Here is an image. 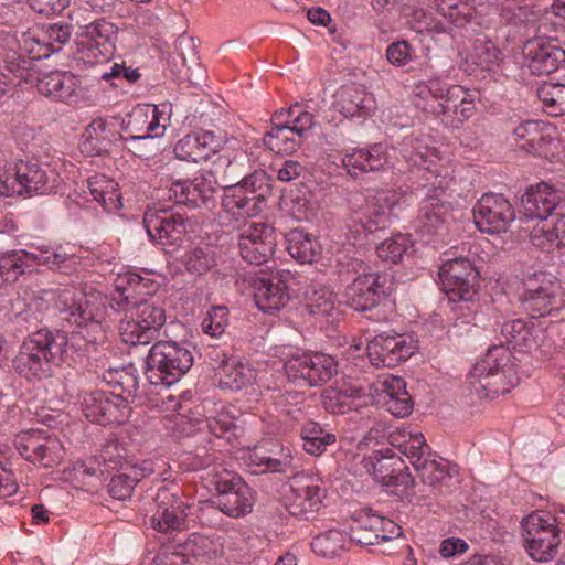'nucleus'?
I'll return each instance as SVG.
<instances>
[{"label": "nucleus", "mask_w": 565, "mask_h": 565, "mask_svg": "<svg viewBox=\"0 0 565 565\" xmlns=\"http://www.w3.org/2000/svg\"><path fill=\"white\" fill-rule=\"evenodd\" d=\"M303 142L289 126L282 124V120H274L271 117V129L265 134V146L276 153L289 154L295 152Z\"/></svg>", "instance_id": "79ce46f5"}, {"label": "nucleus", "mask_w": 565, "mask_h": 565, "mask_svg": "<svg viewBox=\"0 0 565 565\" xmlns=\"http://www.w3.org/2000/svg\"><path fill=\"white\" fill-rule=\"evenodd\" d=\"M502 60L501 51L491 41H481L475 45V62L482 68L492 70Z\"/></svg>", "instance_id": "69168bd1"}, {"label": "nucleus", "mask_w": 565, "mask_h": 565, "mask_svg": "<svg viewBox=\"0 0 565 565\" xmlns=\"http://www.w3.org/2000/svg\"><path fill=\"white\" fill-rule=\"evenodd\" d=\"M290 277L289 271H277L256 280L254 298L262 311L274 313L285 307L289 300L287 280Z\"/></svg>", "instance_id": "72a5a7b5"}, {"label": "nucleus", "mask_w": 565, "mask_h": 565, "mask_svg": "<svg viewBox=\"0 0 565 565\" xmlns=\"http://www.w3.org/2000/svg\"><path fill=\"white\" fill-rule=\"evenodd\" d=\"M55 306L62 315V320L79 328L78 331H72L70 335L60 330L54 331L66 342L62 348V362H65L73 359V354L79 355L86 352L88 345L95 343L97 339L96 337L89 338L90 330L96 332L102 329L99 319L103 316V308L86 295L79 294V297L76 298L70 289L57 294Z\"/></svg>", "instance_id": "20e7f679"}, {"label": "nucleus", "mask_w": 565, "mask_h": 565, "mask_svg": "<svg viewBox=\"0 0 565 565\" xmlns=\"http://www.w3.org/2000/svg\"><path fill=\"white\" fill-rule=\"evenodd\" d=\"M306 307L311 315L330 316L334 310L332 292L322 287H312L306 292Z\"/></svg>", "instance_id": "13d9d810"}, {"label": "nucleus", "mask_w": 565, "mask_h": 565, "mask_svg": "<svg viewBox=\"0 0 565 565\" xmlns=\"http://www.w3.org/2000/svg\"><path fill=\"white\" fill-rule=\"evenodd\" d=\"M403 199L404 193L396 190H380L367 195L351 192L348 195L350 214L345 222L347 238L353 245L365 244L369 234L391 223L393 211Z\"/></svg>", "instance_id": "7ed1b4c3"}, {"label": "nucleus", "mask_w": 565, "mask_h": 565, "mask_svg": "<svg viewBox=\"0 0 565 565\" xmlns=\"http://www.w3.org/2000/svg\"><path fill=\"white\" fill-rule=\"evenodd\" d=\"M241 257L250 265L267 263L275 253V228L264 222H245L236 230Z\"/></svg>", "instance_id": "dca6fc26"}, {"label": "nucleus", "mask_w": 565, "mask_h": 565, "mask_svg": "<svg viewBox=\"0 0 565 565\" xmlns=\"http://www.w3.org/2000/svg\"><path fill=\"white\" fill-rule=\"evenodd\" d=\"M158 509L151 518V526L158 532L161 550L157 555L158 565H175L177 555L174 531L177 530V505L174 494L168 488H161L157 494Z\"/></svg>", "instance_id": "aec40b11"}, {"label": "nucleus", "mask_w": 565, "mask_h": 565, "mask_svg": "<svg viewBox=\"0 0 565 565\" xmlns=\"http://www.w3.org/2000/svg\"><path fill=\"white\" fill-rule=\"evenodd\" d=\"M530 239L533 246L545 252L562 247L546 221L533 228Z\"/></svg>", "instance_id": "338daca9"}, {"label": "nucleus", "mask_w": 565, "mask_h": 565, "mask_svg": "<svg viewBox=\"0 0 565 565\" xmlns=\"http://www.w3.org/2000/svg\"><path fill=\"white\" fill-rule=\"evenodd\" d=\"M14 170L17 195L56 193L62 182L60 173L47 163L20 160Z\"/></svg>", "instance_id": "393cba45"}, {"label": "nucleus", "mask_w": 565, "mask_h": 565, "mask_svg": "<svg viewBox=\"0 0 565 565\" xmlns=\"http://www.w3.org/2000/svg\"><path fill=\"white\" fill-rule=\"evenodd\" d=\"M213 554V542L198 533H192L186 541L179 543V564L198 565L210 559Z\"/></svg>", "instance_id": "a18cd8bd"}, {"label": "nucleus", "mask_w": 565, "mask_h": 565, "mask_svg": "<svg viewBox=\"0 0 565 565\" xmlns=\"http://www.w3.org/2000/svg\"><path fill=\"white\" fill-rule=\"evenodd\" d=\"M472 213L477 228L491 235L507 232L515 220L514 207L502 194H483L475 204Z\"/></svg>", "instance_id": "b1692460"}, {"label": "nucleus", "mask_w": 565, "mask_h": 565, "mask_svg": "<svg viewBox=\"0 0 565 565\" xmlns=\"http://www.w3.org/2000/svg\"><path fill=\"white\" fill-rule=\"evenodd\" d=\"M408 26L417 33H444L446 26L422 8H407L404 12Z\"/></svg>", "instance_id": "4d7b16f0"}, {"label": "nucleus", "mask_w": 565, "mask_h": 565, "mask_svg": "<svg viewBox=\"0 0 565 565\" xmlns=\"http://www.w3.org/2000/svg\"><path fill=\"white\" fill-rule=\"evenodd\" d=\"M196 116H186L180 128L183 137L179 139V161L200 163L213 154L224 151V138L196 126Z\"/></svg>", "instance_id": "6ab92c4d"}, {"label": "nucleus", "mask_w": 565, "mask_h": 565, "mask_svg": "<svg viewBox=\"0 0 565 565\" xmlns=\"http://www.w3.org/2000/svg\"><path fill=\"white\" fill-rule=\"evenodd\" d=\"M398 451L409 461L423 483L429 486L436 494L451 492L454 477L446 466L438 462L420 433L408 434L398 445Z\"/></svg>", "instance_id": "1a4fd4ad"}, {"label": "nucleus", "mask_w": 565, "mask_h": 565, "mask_svg": "<svg viewBox=\"0 0 565 565\" xmlns=\"http://www.w3.org/2000/svg\"><path fill=\"white\" fill-rule=\"evenodd\" d=\"M350 544L348 535L340 530H329L317 536L311 542L312 551L322 557L333 558Z\"/></svg>", "instance_id": "864d4df0"}, {"label": "nucleus", "mask_w": 565, "mask_h": 565, "mask_svg": "<svg viewBox=\"0 0 565 565\" xmlns=\"http://www.w3.org/2000/svg\"><path fill=\"white\" fill-rule=\"evenodd\" d=\"M218 376L220 387L241 391L253 383L255 373L243 363L224 361L218 367Z\"/></svg>", "instance_id": "49530a36"}, {"label": "nucleus", "mask_w": 565, "mask_h": 565, "mask_svg": "<svg viewBox=\"0 0 565 565\" xmlns=\"http://www.w3.org/2000/svg\"><path fill=\"white\" fill-rule=\"evenodd\" d=\"M342 281H352L347 286L344 297L355 311H371L384 301L391 292L392 280L386 274L366 273V265L356 258L339 263Z\"/></svg>", "instance_id": "0eeeda50"}, {"label": "nucleus", "mask_w": 565, "mask_h": 565, "mask_svg": "<svg viewBox=\"0 0 565 565\" xmlns=\"http://www.w3.org/2000/svg\"><path fill=\"white\" fill-rule=\"evenodd\" d=\"M274 120H282V124L289 126L300 139L305 140L309 131L315 126V118L311 113L302 109L298 103L287 109H280L274 113Z\"/></svg>", "instance_id": "8fccbe9b"}, {"label": "nucleus", "mask_w": 565, "mask_h": 565, "mask_svg": "<svg viewBox=\"0 0 565 565\" xmlns=\"http://www.w3.org/2000/svg\"><path fill=\"white\" fill-rule=\"evenodd\" d=\"M455 222L454 205L444 192L434 190L419 202L414 230L422 236L444 237Z\"/></svg>", "instance_id": "a211bd4d"}, {"label": "nucleus", "mask_w": 565, "mask_h": 565, "mask_svg": "<svg viewBox=\"0 0 565 565\" xmlns=\"http://www.w3.org/2000/svg\"><path fill=\"white\" fill-rule=\"evenodd\" d=\"M439 277L449 302H461V308H468V303L476 300L479 273L469 259L460 257L445 260Z\"/></svg>", "instance_id": "4468645a"}, {"label": "nucleus", "mask_w": 565, "mask_h": 565, "mask_svg": "<svg viewBox=\"0 0 565 565\" xmlns=\"http://www.w3.org/2000/svg\"><path fill=\"white\" fill-rule=\"evenodd\" d=\"M416 345L405 334H379L367 343V356L376 367H395L411 358Z\"/></svg>", "instance_id": "bb28decb"}, {"label": "nucleus", "mask_w": 565, "mask_h": 565, "mask_svg": "<svg viewBox=\"0 0 565 565\" xmlns=\"http://www.w3.org/2000/svg\"><path fill=\"white\" fill-rule=\"evenodd\" d=\"M14 447L29 462L42 468H53L62 461L64 447L61 440L45 429H29L14 437Z\"/></svg>", "instance_id": "2eb2a0df"}, {"label": "nucleus", "mask_w": 565, "mask_h": 565, "mask_svg": "<svg viewBox=\"0 0 565 565\" xmlns=\"http://www.w3.org/2000/svg\"><path fill=\"white\" fill-rule=\"evenodd\" d=\"M501 335L504 343L491 345L484 358L477 361L467 375V388L480 399L509 393L514 386L515 375L510 350L524 351L535 344L533 324L523 319L504 322Z\"/></svg>", "instance_id": "f03ea898"}, {"label": "nucleus", "mask_w": 565, "mask_h": 565, "mask_svg": "<svg viewBox=\"0 0 565 565\" xmlns=\"http://www.w3.org/2000/svg\"><path fill=\"white\" fill-rule=\"evenodd\" d=\"M520 300L524 310L532 318L556 316L565 306L561 284L544 275L541 279L536 278L527 281L525 290L520 296Z\"/></svg>", "instance_id": "4be33fe9"}, {"label": "nucleus", "mask_w": 565, "mask_h": 565, "mask_svg": "<svg viewBox=\"0 0 565 565\" xmlns=\"http://www.w3.org/2000/svg\"><path fill=\"white\" fill-rule=\"evenodd\" d=\"M228 310L226 307L216 306L213 307L203 319L201 326L205 334L211 337H220L224 333L228 321Z\"/></svg>", "instance_id": "e2e57ef3"}, {"label": "nucleus", "mask_w": 565, "mask_h": 565, "mask_svg": "<svg viewBox=\"0 0 565 565\" xmlns=\"http://www.w3.org/2000/svg\"><path fill=\"white\" fill-rule=\"evenodd\" d=\"M337 98V106L345 117L364 118L370 116L376 108L373 94L360 86L341 87Z\"/></svg>", "instance_id": "ea45409f"}, {"label": "nucleus", "mask_w": 565, "mask_h": 565, "mask_svg": "<svg viewBox=\"0 0 565 565\" xmlns=\"http://www.w3.org/2000/svg\"><path fill=\"white\" fill-rule=\"evenodd\" d=\"M125 297L126 319L120 321L119 331L125 343L148 344L154 338L158 328L164 322V312L152 303L140 300L131 302Z\"/></svg>", "instance_id": "f8f14e48"}, {"label": "nucleus", "mask_w": 565, "mask_h": 565, "mask_svg": "<svg viewBox=\"0 0 565 565\" xmlns=\"http://www.w3.org/2000/svg\"><path fill=\"white\" fill-rule=\"evenodd\" d=\"M436 8L450 23L463 26L472 19V13L467 3L461 0H436Z\"/></svg>", "instance_id": "bf43d9fd"}, {"label": "nucleus", "mask_w": 565, "mask_h": 565, "mask_svg": "<svg viewBox=\"0 0 565 565\" xmlns=\"http://www.w3.org/2000/svg\"><path fill=\"white\" fill-rule=\"evenodd\" d=\"M81 404L86 418L103 426L125 423L130 415L128 401L111 392H86Z\"/></svg>", "instance_id": "a878e982"}, {"label": "nucleus", "mask_w": 565, "mask_h": 565, "mask_svg": "<svg viewBox=\"0 0 565 565\" xmlns=\"http://www.w3.org/2000/svg\"><path fill=\"white\" fill-rule=\"evenodd\" d=\"M300 437L303 450L312 456H320L328 446L333 445L337 440L334 434L323 429L313 420H308L302 425Z\"/></svg>", "instance_id": "de8ad7c7"}, {"label": "nucleus", "mask_w": 565, "mask_h": 565, "mask_svg": "<svg viewBox=\"0 0 565 565\" xmlns=\"http://www.w3.org/2000/svg\"><path fill=\"white\" fill-rule=\"evenodd\" d=\"M263 174H249L242 181L225 185L222 199L223 207L239 216H255L265 206V194L262 192Z\"/></svg>", "instance_id": "412c9836"}, {"label": "nucleus", "mask_w": 565, "mask_h": 565, "mask_svg": "<svg viewBox=\"0 0 565 565\" xmlns=\"http://www.w3.org/2000/svg\"><path fill=\"white\" fill-rule=\"evenodd\" d=\"M71 26L67 23H52L39 26L29 38L36 47H31L33 56L30 60L49 57L52 53L60 52L70 41Z\"/></svg>", "instance_id": "4c0bfd02"}, {"label": "nucleus", "mask_w": 565, "mask_h": 565, "mask_svg": "<svg viewBox=\"0 0 565 565\" xmlns=\"http://www.w3.org/2000/svg\"><path fill=\"white\" fill-rule=\"evenodd\" d=\"M451 86L443 83L438 78L422 81L415 84L414 94L416 97L424 100L422 105L425 110V106L431 103H438L445 98V93Z\"/></svg>", "instance_id": "052dcab7"}, {"label": "nucleus", "mask_w": 565, "mask_h": 565, "mask_svg": "<svg viewBox=\"0 0 565 565\" xmlns=\"http://www.w3.org/2000/svg\"><path fill=\"white\" fill-rule=\"evenodd\" d=\"M294 458L287 449H280L275 456L267 454L262 446L247 450L244 455V462L250 473L259 475L267 472L294 473Z\"/></svg>", "instance_id": "58836bf2"}, {"label": "nucleus", "mask_w": 565, "mask_h": 565, "mask_svg": "<svg viewBox=\"0 0 565 565\" xmlns=\"http://www.w3.org/2000/svg\"><path fill=\"white\" fill-rule=\"evenodd\" d=\"M373 398L363 386L329 387L321 394V403L326 411L333 414H347L370 405Z\"/></svg>", "instance_id": "f704fd0d"}, {"label": "nucleus", "mask_w": 565, "mask_h": 565, "mask_svg": "<svg viewBox=\"0 0 565 565\" xmlns=\"http://www.w3.org/2000/svg\"><path fill=\"white\" fill-rule=\"evenodd\" d=\"M143 224L149 236L161 246L167 255V263L174 265L177 245L173 234L177 228V213L172 206L147 210Z\"/></svg>", "instance_id": "c756f323"}, {"label": "nucleus", "mask_w": 565, "mask_h": 565, "mask_svg": "<svg viewBox=\"0 0 565 565\" xmlns=\"http://www.w3.org/2000/svg\"><path fill=\"white\" fill-rule=\"evenodd\" d=\"M179 39L181 40L179 46L191 49L190 56H181L182 66L179 68V81L182 79V83H188V88L192 87L201 90L206 81V71L200 61L198 44L194 38L185 34H182Z\"/></svg>", "instance_id": "a19ab883"}, {"label": "nucleus", "mask_w": 565, "mask_h": 565, "mask_svg": "<svg viewBox=\"0 0 565 565\" xmlns=\"http://www.w3.org/2000/svg\"><path fill=\"white\" fill-rule=\"evenodd\" d=\"M209 480L212 507L231 518H241L252 511L254 494L250 487L234 471L215 465L204 469Z\"/></svg>", "instance_id": "6e6552de"}, {"label": "nucleus", "mask_w": 565, "mask_h": 565, "mask_svg": "<svg viewBox=\"0 0 565 565\" xmlns=\"http://www.w3.org/2000/svg\"><path fill=\"white\" fill-rule=\"evenodd\" d=\"M79 258L62 245L31 244L30 250L13 249L0 254V288L15 282L26 269L43 266L70 275L77 269Z\"/></svg>", "instance_id": "39448f33"}, {"label": "nucleus", "mask_w": 565, "mask_h": 565, "mask_svg": "<svg viewBox=\"0 0 565 565\" xmlns=\"http://www.w3.org/2000/svg\"><path fill=\"white\" fill-rule=\"evenodd\" d=\"M64 339L49 329L30 334L12 361L14 371L29 381L49 377L53 366L62 363Z\"/></svg>", "instance_id": "423d86ee"}, {"label": "nucleus", "mask_w": 565, "mask_h": 565, "mask_svg": "<svg viewBox=\"0 0 565 565\" xmlns=\"http://www.w3.org/2000/svg\"><path fill=\"white\" fill-rule=\"evenodd\" d=\"M380 523L379 514L370 512L361 513L350 527L349 542H354L363 546L377 544L380 542L377 524Z\"/></svg>", "instance_id": "09e8293b"}, {"label": "nucleus", "mask_w": 565, "mask_h": 565, "mask_svg": "<svg viewBox=\"0 0 565 565\" xmlns=\"http://www.w3.org/2000/svg\"><path fill=\"white\" fill-rule=\"evenodd\" d=\"M177 342L159 341L147 356L146 376L149 380V402L164 395L177 394Z\"/></svg>", "instance_id": "ddd939ff"}, {"label": "nucleus", "mask_w": 565, "mask_h": 565, "mask_svg": "<svg viewBox=\"0 0 565 565\" xmlns=\"http://www.w3.org/2000/svg\"><path fill=\"white\" fill-rule=\"evenodd\" d=\"M97 459L99 466L103 465L105 467V469L99 468V472L103 475L105 471L109 472L110 469L121 467L125 456L120 452L118 443L111 440L103 447Z\"/></svg>", "instance_id": "774afa93"}, {"label": "nucleus", "mask_w": 565, "mask_h": 565, "mask_svg": "<svg viewBox=\"0 0 565 565\" xmlns=\"http://www.w3.org/2000/svg\"><path fill=\"white\" fill-rule=\"evenodd\" d=\"M542 126L537 121H525L520 124L512 132L510 142L521 150L536 153L543 142Z\"/></svg>", "instance_id": "603ef678"}, {"label": "nucleus", "mask_w": 565, "mask_h": 565, "mask_svg": "<svg viewBox=\"0 0 565 565\" xmlns=\"http://www.w3.org/2000/svg\"><path fill=\"white\" fill-rule=\"evenodd\" d=\"M214 183L211 173L179 179V227H182L179 230V248L184 249L182 264L193 276L205 274L216 264L213 247L201 236L206 218L201 207L214 193Z\"/></svg>", "instance_id": "f257e3e1"}, {"label": "nucleus", "mask_w": 565, "mask_h": 565, "mask_svg": "<svg viewBox=\"0 0 565 565\" xmlns=\"http://www.w3.org/2000/svg\"><path fill=\"white\" fill-rule=\"evenodd\" d=\"M395 152V148L383 142L366 148H352L344 152L342 164L350 175L356 178L392 167Z\"/></svg>", "instance_id": "cd10ccee"}, {"label": "nucleus", "mask_w": 565, "mask_h": 565, "mask_svg": "<svg viewBox=\"0 0 565 565\" xmlns=\"http://www.w3.org/2000/svg\"><path fill=\"white\" fill-rule=\"evenodd\" d=\"M113 137L114 132L108 129L107 122L103 118H96L86 127L81 147L83 151L99 154L107 151L113 142Z\"/></svg>", "instance_id": "3c124183"}, {"label": "nucleus", "mask_w": 565, "mask_h": 565, "mask_svg": "<svg viewBox=\"0 0 565 565\" xmlns=\"http://www.w3.org/2000/svg\"><path fill=\"white\" fill-rule=\"evenodd\" d=\"M326 491L319 477L295 473L290 480V492L285 505L288 512L299 519H310L322 504Z\"/></svg>", "instance_id": "5701e85b"}, {"label": "nucleus", "mask_w": 565, "mask_h": 565, "mask_svg": "<svg viewBox=\"0 0 565 565\" xmlns=\"http://www.w3.org/2000/svg\"><path fill=\"white\" fill-rule=\"evenodd\" d=\"M562 194L547 183L531 186L522 196V207L527 218L546 220L558 206Z\"/></svg>", "instance_id": "e433bc0d"}, {"label": "nucleus", "mask_w": 565, "mask_h": 565, "mask_svg": "<svg viewBox=\"0 0 565 565\" xmlns=\"http://www.w3.org/2000/svg\"><path fill=\"white\" fill-rule=\"evenodd\" d=\"M537 97L551 116L565 114V84L544 83L537 88Z\"/></svg>", "instance_id": "5fc2aeb1"}, {"label": "nucleus", "mask_w": 565, "mask_h": 565, "mask_svg": "<svg viewBox=\"0 0 565 565\" xmlns=\"http://www.w3.org/2000/svg\"><path fill=\"white\" fill-rule=\"evenodd\" d=\"M153 408L160 413H164L162 423L168 435H173L177 430L175 412H177V394L157 397L150 402Z\"/></svg>", "instance_id": "0e129e2a"}, {"label": "nucleus", "mask_w": 565, "mask_h": 565, "mask_svg": "<svg viewBox=\"0 0 565 565\" xmlns=\"http://www.w3.org/2000/svg\"><path fill=\"white\" fill-rule=\"evenodd\" d=\"M287 250L301 264H311L320 255L321 246L310 234L301 230H291L286 235Z\"/></svg>", "instance_id": "37998d69"}, {"label": "nucleus", "mask_w": 565, "mask_h": 565, "mask_svg": "<svg viewBox=\"0 0 565 565\" xmlns=\"http://www.w3.org/2000/svg\"><path fill=\"white\" fill-rule=\"evenodd\" d=\"M138 483V477L127 472L114 475L107 486L108 493L115 500L124 501L131 497L132 491Z\"/></svg>", "instance_id": "680f3d73"}, {"label": "nucleus", "mask_w": 565, "mask_h": 565, "mask_svg": "<svg viewBox=\"0 0 565 565\" xmlns=\"http://www.w3.org/2000/svg\"><path fill=\"white\" fill-rule=\"evenodd\" d=\"M425 110L429 111L452 127H459L475 111V104L467 99V93L459 85H452L445 93V98L438 103L427 104Z\"/></svg>", "instance_id": "2f4dec72"}, {"label": "nucleus", "mask_w": 565, "mask_h": 565, "mask_svg": "<svg viewBox=\"0 0 565 565\" xmlns=\"http://www.w3.org/2000/svg\"><path fill=\"white\" fill-rule=\"evenodd\" d=\"M525 66L534 75H548L565 62V51L545 39L529 40L523 47Z\"/></svg>", "instance_id": "7c9ffc66"}, {"label": "nucleus", "mask_w": 565, "mask_h": 565, "mask_svg": "<svg viewBox=\"0 0 565 565\" xmlns=\"http://www.w3.org/2000/svg\"><path fill=\"white\" fill-rule=\"evenodd\" d=\"M38 92L54 100L67 104L75 103L78 97V79L67 72H49L35 79Z\"/></svg>", "instance_id": "c9c22d12"}, {"label": "nucleus", "mask_w": 565, "mask_h": 565, "mask_svg": "<svg viewBox=\"0 0 565 565\" xmlns=\"http://www.w3.org/2000/svg\"><path fill=\"white\" fill-rule=\"evenodd\" d=\"M117 183L104 175H95L87 180V189L93 200L98 202L107 212L118 211L121 206V195Z\"/></svg>", "instance_id": "c03bdc74"}, {"label": "nucleus", "mask_w": 565, "mask_h": 565, "mask_svg": "<svg viewBox=\"0 0 565 565\" xmlns=\"http://www.w3.org/2000/svg\"><path fill=\"white\" fill-rule=\"evenodd\" d=\"M365 390L373 398L371 404L383 403L395 417H405L413 409L412 397L402 377L388 375L369 384Z\"/></svg>", "instance_id": "c85d7f7f"}, {"label": "nucleus", "mask_w": 565, "mask_h": 565, "mask_svg": "<svg viewBox=\"0 0 565 565\" xmlns=\"http://www.w3.org/2000/svg\"><path fill=\"white\" fill-rule=\"evenodd\" d=\"M286 375L298 386H319L338 373V362L332 355L317 351L295 352L284 363Z\"/></svg>", "instance_id": "9b49d317"}, {"label": "nucleus", "mask_w": 565, "mask_h": 565, "mask_svg": "<svg viewBox=\"0 0 565 565\" xmlns=\"http://www.w3.org/2000/svg\"><path fill=\"white\" fill-rule=\"evenodd\" d=\"M164 110H159L158 106H137L124 121L125 130L131 139L156 138L163 135L167 128V121L170 117H164Z\"/></svg>", "instance_id": "473e14b6"}, {"label": "nucleus", "mask_w": 565, "mask_h": 565, "mask_svg": "<svg viewBox=\"0 0 565 565\" xmlns=\"http://www.w3.org/2000/svg\"><path fill=\"white\" fill-rule=\"evenodd\" d=\"M523 546L529 556L541 563L556 557L561 545L559 514L535 511L522 520Z\"/></svg>", "instance_id": "9d476101"}, {"label": "nucleus", "mask_w": 565, "mask_h": 565, "mask_svg": "<svg viewBox=\"0 0 565 565\" xmlns=\"http://www.w3.org/2000/svg\"><path fill=\"white\" fill-rule=\"evenodd\" d=\"M411 247L412 241L409 234L399 233L383 241L376 247V254L381 259L396 264L402 260L403 256L408 253Z\"/></svg>", "instance_id": "6e6d98bb"}, {"label": "nucleus", "mask_w": 565, "mask_h": 565, "mask_svg": "<svg viewBox=\"0 0 565 565\" xmlns=\"http://www.w3.org/2000/svg\"><path fill=\"white\" fill-rule=\"evenodd\" d=\"M78 34V54L85 63L97 64L107 61L115 51L118 29L105 19L94 21L81 26Z\"/></svg>", "instance_id": "f3484780"}]
</instances>
